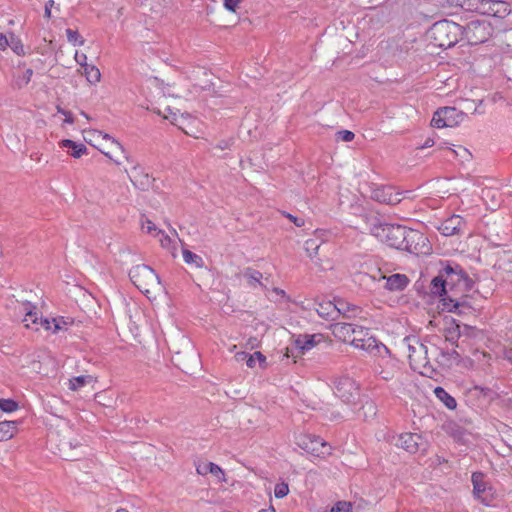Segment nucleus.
<instances>
[{
	"instance_id": "f257e3e1",
	"label": "nucleus",
	"mask_w": 512,
	"mask_h": 512,
	"mask_svg": "<svg viewBox=\"0 0 512 512\" xmlns=\"http://www.w3.org/2000/svg\"><path fill=\"white\" fill-rule=\"evenodd\" d=\"M369 232L388 246L418 254L419 246L424 243V235L414 229L399 224L384 223L377 216H365Z\"/></svg>"
},
{
	"instance_id": "f03ea898",
	"label": "nucleus",
	"mask_w": 512,
	"mask_h": 512,
	"mask_svg": "<svg viewBox=\"0 0 512 512\" xmlns=\"http://www.w3.org/2000/svg\"><path fill=\"white\" fill-rule=\"evenodd\" d=\"M430 42L439 48L447 49L458 43L463 35V26L449 20L435 22L427 32Z\"/></svg>"
},
{
	"instance_id": "7ed1b4c3",
	"label": "nucleus",
	"mask_w": 512,
	"mask_h": 512,
	"mask_svg": "<svg viewBox=\"0 0 512 512\" xmlns=\"http://www.w3.org/2000/svg\"><path fill=\"white\" fill-rule=\"evenodd\" d=\"M440 271L450 295L462 297V300H465L464 293L472 289L473 281L464 269L457 263L446 261L442 263Z\"/></svg>"
},
{
	"instance_id": "20e7f679",
	"label": "nucleus",
	"mask_w": 512,
	"mask_h": 512,
	"mask_svg": "<svg viewBox=\"0 0 512 512\" xmlns=\"http://www.w3.org/2000/svg\"><path fill=\"white\" fill-rule=\"evenodd\" d=\"M431 293L442 296L443 309L449 312L461 315L471 308L465 300H462V297L450 295L440 270L439 274L431 281Z\"/></svg>"
},
{
	"instance_id": "39448f33",
	"label": "nucleus",
	"mask_w": 512,
	"mask_h": 512,
	"mask_svg": "<svg viewBox=\"0 0 512 512\" xmlns=\"http://www.w3.org/2000/svg\"><path fill=\"white\" fill-rule=\"evenodd\" d=\"M350 344L355 348L362 349L374 355H382L383 352L388 353L387 347L375 337L370 334V330L358 326L355 329L354 335Z\"/></svg>"
},
{
	"instance_id": "423d86ee",
	"label": "nucleus",
	"mask_w": 512,
	"mask_h": 512,
	"mask_svg": "<svg viewBox=\"0 0 512 512\" xmlns=\"http://www.w3.org/2000/svg\"><path fill=\"white\" fill-rule=\"evenodd\" d=\"M129 277L133 284L143 293H149L150 289L160 283L159 276L147 265H137L130 269Z\"/></svg>"
},
{
	"instance_id": "0eeeda50",
	"label": "nucleus",
	"mask_w": 512,
	"mask_h": 512,
	"mask_svg": "<svg viewBox=\"0 0 512 512\" xmlns=\"http://www.w3.org/2000/svg\"><path fill=\"white\" fill-rule=\"evenodd\" d=\"M493 34V27L487 21L475 20L463 27V35L470 45L486 42Z\"/></svg>"
},
{
	"instance_id": "6e6552de",
	"label": "nucleus",
	"mask_w": 512,
	"mask_h": 512,
	"mask_svg": "<svg viewBox=\"0 0 512 512\" xmlns=\"http://www.w3.org/2000/svg\"><path fill=\"white\" fill-rule=\"evenodd\" d=\"M296 444L299 448L312 456L325 457L331 454L330 444L316 435L300 434L296 437Z\"/></svg>"
},
{
	"instance_id": "1a4fd4ad",
	"label": "nucleus",
	"mask_w": 512,
	"mask_h": 512,
	"mask_svg": "<svg viewBox=\"0 0 512 512\" xmlns=\"http://www.w3.org/2000/svg\"><path fill=\"white\" fill-rule=\"evenodd\" d=\"M474 497L485 506L493 505L496 499V490L490 482L485 479L481 472H474L471 476Z\"/></svg>"
},
{
	"instance_id": "9d476101",
	"label": "nucleus",
	"mask_w": 512,
	"mask_h": 512,
	"mask_svg": "<svg viewBox=\"0 0 512 512\" xmlns=\"http://www.w3.org/2000/svg\"><path fill=\"white\" fill-rule=\"evenodd\" d=\"M469 2L477 12L487 16L505 18L511 12L509 4L501 0H469Z\"/></svg>"
},
{
	"instance_id": "9b49d317",
	"label": "nucleus",
	"mask_w": 512,
	"mask_h": 512,
	"mask_svg": "<svg viewBox=\"0 0 512 512\" xmlns=\"http://www.w3.org/2000/svg\"><path fill=\"white\" fill-rule=\"evenodd\" d=\"M465 114L455 107H441L433 115L431 125L436 128L455 127L459 125Z\"/></svg>"
},
{
	"instance_id": "f8f14e48",
	"label": "nucleus",
	"mask_w": 512,
	"mask_h": 512,
	"mask_svg": "<svg viewBox=\"0 0 512 512\" xmlns=\"http://www.w3.org/2000/svg\"><path fill=\"white\" fill-rule=\"evenodd\" d=\"M334 394L346 404H355L359 390L350 377H341L334 382Z\"/></svg>"
},
{
	"instance_id": "ddd939ff",
	"label": "nucleus",
	"mask_w": 512,
	"mask_h": 512,
	"mask_svg": "<svg viewBox=\"0 0 512 512\" xmlns=\"http://www.w3.org/2000/svg\"><path fill=\"white\" fill-rule=\"evenodd\" d=\"M396 446L403 448L409 453L425 452L428 442L417 433H403L399 435Z\"/></svg>"
},
{
	"instance_id": "4468645a",
	"label": "nucleus",
	"mask_w": 512,
	"mask_h": 512,
	"mask_svg": "<svg viewBox=\"0 0 512 512\" xmlns=\"http://www.w3.org/2000/svg\"><path fill=\"white\" fill-rule=\"evenodd\" d=\"M408 343L409 360L411 366L420 365L422 362H427V346L420 343L416 338H405Z\"/></svg>"
},
{
	"instance_id": "2eb2a0df",
	"label": "nucleus",
	"mask_w": 512,
	"mask_h": 512,
	"mask_svg": "<svg viewBox=\"0 0 512 512\" xmlns=\"http://www.w3.org/2000/svg\"><path fill=\"white\" fill-rule=\"evenodd\" d=\"M465 227L466 221L463 217L460 215H452L441 223V225L438 227V230L444 236H453L463 234Z\"/></svg>"
},
{
	"instance_id": "dca6fc26",
	"label": "nucleus",
	"mask_w": 512,
	"mask_h": 512,
	"mask_svg": "<svg viewBox=\"0 0 512 512\" xmlns=\"http://www.w3.org/2000/svg\"><path fill=\"white\" fill-rule=\"evenodd\" d=\"M400 195L399 192H394L391 186H381L373 189L371 197L380 203L395 205L401 201Z\"/></svg>"
},
{
	"instance_id": "f3484780",
	"label": "nucleus",
	"mask_w": 512,
	"mask_h": 512,
	"mask_svg": "<svg viewBox=\"0 0 512 512\" xmlns=\"http://www.w3.org/2000/svg\"><path fill=\"white\" fill-rule=\"evenodd\" d=\"M84 447L78 439L63 441L60 445V452L64 459L74 461L84 455Z\"/></svg>"
},
{
	"instance_id": "a211bd4d",
	"label": "nucleus",
	"mask_w": 512,
	"mask_h": 512,
	"mask_svg": "<svg viewBox=\"0 0 512 512\" xmlns=\"http://www.w3.org/2000/svg\"><path fill=\"white\" fill-rule=\"evenodd\" d=\"M382 280L385 281L384 288L389 291H401L404 290L409 284V279L404 274H393L389 277L381 276Z\"/></svg>"
},
{
	"instance_id": "6ab92c4d",
	"label": "nucleus",
	"mask_w": 512,
	"mask_h": 512,
	"mask_svg": "<svg viewBox=\"0 0 512 512\" xmlns=\"http://www.w3.org/2000/svg\"><path fill=\"white\" fill-rule=\"evenodd\" d=\"M317 314L325 320H336L338 317V305L332 301L315 303Z\"/></svg>"
},
{
	"instance_id": "aec40b11",
	"label": "nucleus",
	"mask_w": 512,
	"mask_h": 512,
	"mask_svg": "<svg viewBox=\"0 0 512 512\" xmlns=\"http://www.w3.org/2000/svg\"><path fill=\"white\" fill-rule=\"evenodd\" d=\"M357 325L352 323H335L332 328L333 335L343 342L350 343Z\"/></svg>"
},
{
	"instance_id": "412c9836",
	"label": "nucleus",
	"mask_w": 512,
	"mask_h": 512,
	"mask_svg": "<svg viewBox=\"0 0 512 512\" xmlns=\"http://www.w3.org/2000/svg\"><path fill=\"white\" fill-rule=\"evenodd\" d=\"M196 471L199 475H207L208 473L214 475L220 480L224 479V471L220 466L213 462H199L196 464Z\"/></svg>"
},
{
	"instance_id": "4be33fe9",
	"label": "nucleus",
	"mask_w": 512,
	"mask_h": 512,
	"mask_svg": "<svg viewBox=\"0 0 512 512\" xmlns=\"http://www.w3.org/2000/svg\"><path fill=\"white\" fill-rule=\"evenodd\" d=\"M22 311L25 312V316L23 318L25 327L30 328L31 324H38L39 319L36 313V306L32 305L30 302L23 303Z\"/></svg>"
},
{
	"instance_id": "5701e85b",
	"label": "nucleus",
	"mask_w": 512,
	"mask_h": 512,
	"mask_svg": "<svg viewBox=\"0 0 512 512\" xmlns=\"http://www.w3.org/2000/svg\"><path fill=\"white\" fill-rule=\"evenodd\" d=\"M244 277L247 279V282L251 287L260 286L264 290L267 289V286L261 282V279L263 278V274L260 271L255 270L250 267L246 268L244 271Z\"/></svg>"
},
{
	"instance_id": "b1692460",
	"label": "nucleus",
	"mask_w": 512,
	"mask_h": 512,
	"mask_svg": "<svg viewBox=\"0 0 512 512\" xmlns=\"http://www.w3.org/2000/svg\"><path fill=\"white\" fill-rule=\"evenodd\" d=\"M60 146L64 147V148H71L72 151L70 154L74 158H80L82 155L87 153V147L84 144H82V143L77 144L76 142H74L70 139L62 140L60 142Z\"/></svg>"
},
{
	"instance_id": "393cba45",
	"label": "nucleus",
	"mask_w": 512,
	"mask_h": 512,
	"mask_svg": "<svg viewBox=\"0 0 512 512\" xmlns=\"http://www.w3.org/2000/svg\"><path fill=\"white\" fill-rule=\"evenodd\" d=\"M320 336L321 335H299L295 344L303 352L308 351L317 344L316 337Z\"/></svg>"
},
{
	"instance_id": "a878e982",
	"label": "nucleus",
	"mask_w": 512,
	"mask_h": 512,
	"mask_svg": "<svg viewBox=\"0 0 512 512\" xmlns=\"http://www.w3.org/2000/svg\"><path fill=\"white\" fill-rule=\"evenodd\" d=\"M132 173L133 174L130 176V180L134 183V185H139L141 189H146L149 186L150 179L148 174L142 173L139 167H133Z\"/></svg>"
},
{
	"instance_id": "bb28decb",
	"label": "nucleus",
	"mask_w": 512,
	"mask_h": 512,
	"mask_svg": "<svg viewBox=\"0 0 512 512\" xmlns=\"http://www.w3.org/2000/svg\"><path fill=\"white\" fill-rule=\"evenodd\" d=\"M436 397L443 402L448 409H455L457 406L455 398H453L444 388L436 387L434 389Z\"/></svg>"
},
{
	"instance_id": "cd10ccee",
	"label": "nucleus",
	"mask_w": 512,
	"mask_h": 512,
	"mask_svg": "<svg viewBox=\"0 0 512 512\" xmlns=\"http://www.w3.org/2000/svg\"><path fill=\"white\" fill-rule=\"evenodd\" d=\"M17 429V422L2 421L0 422V442L13 437Z\"/></svg>"
},
{
	"instance_id": "c85d7f7f",
	"label": "nucleus",
	"mask_w": 512,
	"mask_h": 512,
	"mask_svg": "<svg viewBox=\"0 0 512 512\" xmlns=\"http://www.w3.org/2000/svg\"><path fill=\"white\" fill-rule=\"evenodd\" d=\"M337 305H338V316L340 314H342L346 318H353V317H356L361 312L360 307H358L354 304L338 302Z\"/></svg>"
},
{
	"instance_id": "c756f323",
	"label": "nucleus",
	"mask_w": 512,
	"mask_h": 512,
	"mask_svg": "<svg viewBox=\"0 0 512 512\" xmlns=\"http://www.w3.org/2000/svg\"><path fill=\"white\" fill-rule=\"evenodd\" d=\"M182 254L185 263L195 265L197 268H202L204 266L203 258L200 255L193 253L188 249H184Z\"/></svg>"
},
{
	"instance_id": "7c9ffc66",
	"label": "nucleus",
	"mask_w": 512,
	"mask_h": 512,
	"mask_svg": "<svg viewBox=\"0 0 512 512\" xmlns=\"http://www.w3.org/2000/svg\"><path fill=\"white\" fill-rule=\"evenodd\" d=\"M93 381V377L91 375H81L74 377L69 380V388L73 391H76L86 384H89Z\"/></svg>"
},
{
	"instance_id": "2f4dec72",
	"label": "nucleus",
	"mask_w": 512,
	"mask_h": 512,
	"mask_svg": "<svg viewBox=\"0 0 512 512\" xmlns=\"http://www.w3.org/2000/svg\"><path fill=\"white\" fill-rule=\"evenodd\" d=\"M39 324L45 329V330H51L52 332L56 333L59 330L62 329L61 323L65 324V322L60 319L53 318L52 320H49L47 318H40Z\"/></svg>"
},
{
	"instance_id": "473e14b6",
	"label": "nucleus",
	"mask_w": 512,
	"mask_h": 512,
	"mask_svg": "<svg viewBox=\"0 0 512 512\" xmlns=\"http://www.w3.org/2000/svg\"><path fill=\"white\" fill-rule=\"evenodd\" d=\"M83 69V74L85 75L88 82L95 84L100 81L101 73L96 66L88 64L83 67Z\"/></svg>"
},
{
	"instance_id": "72a5a7b5",
	"label": "nucleus",
	"mask_w": 512,
	"mask_h": 512,
	"mask_svg": "<svg viewBox=\"0 0 512 512\" xmlns=\"http://www.w3.org/2000/svg\"><path fill=\"white\" fill-rule=\"evenodd\" d=\"M463 335V331L461 330V326L459 324H455L449 327L446 330L445 338L447 341L454 343Z\"/></svg>"
},
{
	"instance_id": "f704fd0d",
	"label": "nucleus",
	"mask_w": 512,
	"mask_h": 512,
	"mask_svg": "<svg viewBox=\"0 0 512 512\" xmlns=\"http://www.w3.org/2000/svg\"><path fill=\"white\" fill-rule=\"evenodd\" d=\"M438 354L446 361L447 365L452 364V360L455 362L460 361V354L456 350H444V349H437Z\"/></svg>"
},
{
	"instance_id": "c9c22d12",
	"label": "nucleus",
	"mask_w": 512,
	"mask_h": 512,
	"mask_svg": "<svg viewBox=\"0 0 512 512\" xmlns=\"http://www.w3.org/2000/svg\"><path fill=\"white\" fill-rule=\"evenodd\" d=\"M67 40L74 46H82L85 42L84 38L73 29H66Z\"/></svg>"
},
{
	"instance_id": "e433bc0d",
	"label": "nucleus",
	"mask_w": 512,
	"mask_h": 512,
	"mask_svg": "<svg viewBox=\"0 0 512 512\" xmlns=\"http://www.w3.org/2000/svg\"><path fill=\"white\" fill-rule=\"evenodd\" d=\"M319 247L320 245L315 239H308L304 244L305 251L311 259L318 254Z\"/></svg>"
},
{
	"instance_id": "4c0bfd02",
	"label": "nucleus",
	"mask_w": 512,
	"mask_h": 512,
	"mask_svg": "<svg viewBox=\"0 0 512 512\" xmlns=\"http://www.w3.org/2000/svg\"><path fill=\"white\" fill-rule=\"evenodd\" d=\"M12 51L19 55V56H22L25 54V51H24V45L22 44L21 40L17 37H15L13 34L10 36V46H9Z\"/></svg>"
},
{
	"instance_id": "58836bf2",
	"label": "nucleus",
	"mask_w": 512,
	"mask_h": 512,
	"mask_svg": "<svg viewBox=\"0 0 512 512\" xmlns=\"http://www.w3.org/2000/svg\"><path fill=\"white\" fill-rule=\"evenodd\" d=\"M0 409L3 412L11 413L18 409V403L12 399H0Z\"/></svg>"
},
{
	"instance_id": "ea45409f",
	"label": "nucleus",
	"mask_w": 512,
	"mask_h": 512,
	"mask_svg": "<svg viewBox=\"0 0 512 512\" xmlns=\"http://www.w3.org/2000/svg\"><path fill=\"white\" fill-rule=\"evenodd\" d=\"M288 492H289L288 484H286L284 482L276 484L275 489H274V494H275L276 498L281 499V498L285 497L288 494Z\"/></svg>"
},
{
	"instance_id": "a19ab883",
	"label": "nucleus",
	"mask_w": 512,
	"mask_h": 512,
	"mask_svg": "<svg viewBox=\"0 0 512 512\" xmlns=\"http://www.w3.org/2000/svg\"><path fill=\"white\" fill-rule=\"evenodd\" d=\"M330 512H352V506L349 502H338Z\"/></svg>"
},
{
	"instance_id": "79ce46f5",
	"label": "nucleus",
	"mask_w": 512,
	"mask_h": 512,
	"mask_svg": "<svg viewBox=\"0 0 512 512\" xmlns=\"http://www.w3.org/2000/svg\"><path fill=\"white\" fill-rule=\"evenodd\" d=\"M284 217L289 219L296 227H302L305 224V220L303 218H299L297 216H294L286 211L280 212Z\"/></svg>"
},
{
	"instance_id": "37998d69",
	"label": "nucleus",
	"mask_w": 512,
	"mask_h": 512,
	"mask_svg": "<svg viewBox=\"0 0 512 512\" xmlns=\"http://www.w3.org/2000/svg\"><path fill=\"white\" fill-rule=\"evenodd\" d=\"M336 135L338 139H341L344 142H350L355 137L354 133L349 130H340L336 133Z\"/></svg>"
},
{
	"instance_id": "c03bdc74",
	"label": "nucleus",
	"mask_w": 512,
	"mask_h": 512,
	"mask_svg": "<svg viewBox=\"0 0 512 512\" xmlns=\"http://www.w3.org/2000/svg\"><path fill=\"white\" fill-rule=\"evenodd\" d=\"M241 2L242 0H224L223 6L230 12H236V9Z\"/></svg>"
},
{
	"instance_id": "a18cd8bd",
	"label": "nucleus",
	"mask_w": 512,
	"mask_h": 512,
	"mask_svg": "<svg viewBox=\"0 0 512 512\" xmlns=\"http://www.w3.org/2000/svg\"><path fill=\"white\" fill-rule=\"evenodd\" d=\"M157 236H161L160 243L163 248H168L172 242L171 238L164 231L158 230Z\"/></svg>"
},
{
	"instance_id": "49530a36",
	"label": "nucleus",
	"mask_w": 512,
	"mask_h": 512,
	"mask_svg": "<svg viewBox=\"0 0 512 512\" xmlns=\"http://www.w3.org/2000/svg\"><path fill=\"white\" fill-rule=\"evenodd\" d=\"M142 229L143 231L149 234H151L152 232H158V229L155 226V224L149 219H146V221L142 223Z\"/></svg>"
},
{
	"instance_id": "de8ad7c7",
	"label": "nucleus",
	"mask_w": 512,
	"mask_h": 512,
	"mask_svg": "<svg viewBox=\"0 0 512 512\" xmlns=\"http://www.w3.org/2000/svg\"><path fill=\"white\" fill-rule=\"evenodd\" d=\"M232 144H233V139H231V138L230 139H223V140H220L216 144L215 148L220 149V150H226V149H230Z\"/></svg>"
},
{
	"instance_id": "09e8293b",
	"label": "nucleus",
	"mask_w": 512,
	"mask_h": 512,
	"mask_svg": "<svg viewBox=\"0 0 512 512\" xmlns=\"http://www.w3.org/2000/svg\"><path fill=\"white\" fill-rule=\"evenodd\" d=\"M75 61L81 66V67H85L87 64V56L86 54L84 53H79L78 51H76L75 53Z\"/></svg>"
},
{
	"instance_id": "8fccbe9b",
	"label": "nucleus",
	"mask_w": 512,
	"mask_h": 512,
	"mask_svg": "<svg viewBox=\"0 0 512 512\" xmlns=\"http://www.w3.org/2000/svg\"><path fill=\"white\" fill-rule=\"evenodd\" d=\"M10 46V39L6 35L0 33V50L4 51Z\"/></svg>"
},
{
	"instance_id": "3c124183",
	"label": "nucleus",
	"mask_w": 512,
	"mask_h": 512,
	"mask_svg": "<svg viewBox=\"0 0 512 512\" xmlns=\"http://www.w3.org/2000/svg\"><path fill=\"white\" fill-rule=\"evenodd\" d=\"M32 75H33V70H32V69H30V68H29V69H27V70L24 72L23 77H22V79H21L22 84L27 85V84L30 82Z\"/></svg>"
},
{
	"instance_id": "603ef678",
	"label": "nucleus",
	"mask_w": 512,
	"mask_h": 512,
	"mask_svg": "<svg viewBox=\"0 0 512 512\" xmlns=\"http://www.w3.org/2000/svg\"><path fill=\"white\" fill-rule=\"evenodd\" d=\"M54 0H48L45 4V12H44V16L46 18H50L51 17V8L54 6Z\"/></svg>"
},
{
	"instance_id": "864d4df0",
	"label": "nucleus",
	"mask_w": 512,
	"mask_h": 512,
	"mask_svg": "<svg viewBox=\"0 0 512 512\" xmlns=\"http://www.w3.org/2000/svg\"><path fill=\"white\" fill-rule=\"evenodd\" d=\"M253 355L255 356V360L258 361L261 366L266 363V357L260 351L254 352Z\"/></svg>"
},
{
	"instance_id": "5fc2aeb1",
	"label": "nucleus",
	"mask_w": 512,
	"mask_h": 512,
	"mask_svg": "<svg viewBox=\"0 0 512 512\" xmlns=\"http://www.w3.org/2000/svg\"><path fill=\"white\" fill-rule=\"evenodd\" d=\"M247 355H248L247 352L242 351V352H237L234 357L237 362H245L246 363Z\"/></svg>"
},
{
	"instance_id": "6e6d98bb",
	"label": "nucleus",
	"mask_w": 512,
	"mask_h": 512,
	"mask_svg": "<svg viewBox=\"0 0 512 512\" xmlns=\"http://www.w3.org/2000/svg\"><path fill=\"white\" fill-rule=\"evenodd\" d=\"M246 365L249 367V368H254L255 365H256V360H255V356L253 354H249L247 355V359H246Z\"/></svg>"
},
{
	"instance_id": "4d7b16f0",
	"label": "nucleus",
	"mask_w": 512,
	"mask_h": 512,
	"mask_svg": "<svg viewBox=\"0 0 512 512\" xmlns=\"http://www.w3.org/2000/svg\"><path fill=\"white\" fill-rule=\"evenodd\" d=\"M435 144L434 140L432 138H428L425 140L423 145L421 146L422 149L432 147Z\"/></svg>"
},
{
	"instance_id": "13d9d810",
	"label": "nucleus",
	"mask_w": 512,
	"mask_h": 512,
	"mask_svg": "<svg viewBox=\"0 0 512 512\" xmlns=\"http://www.w3.org/2000/svg\"><path fill=\"white\" fill-rule=\"evenodd\" d=\"M65 123H68V124H72L74 123V117H73V114L71 112H68L66 115H65V120H64Z\"/></svg>"
},
{
	"instance_id": "bf43d9fd",
	"label": "nucleus",
	"mask_w": 512,
	"mask_h": 512,
	"mask_svg": "<svg viewBox=\"0 0 512 512\" xmlns=\"http://www.w3.org/2000/svg\"><path fill=\"white\" fill-rule=\"evenodd\" d=\"M461 330L463 331V335H470V332H473V328L468 325L461 326Z\"/></svg>"
},
{
	"instance_id": "052dcab7",
	"label": "nucleus",
	"mask_w": 512,
	"mask_h": 512,
	"mask_svg": "<svg viewBox=\"0 0 512 512\" xmlns=\"http://www.w3.org/2000/svg\"><path fill=\"white\" fill-rule=\"evenodd\" d=\"M104 138H105V139L112 140V142H113V143H114V144H115L119 149L123 150L122 145H121L118 141H116L115 139H113L112 137H110L108 134H105Z\"/></svg>"
},
{
	"instance_id": "680f3d73",
	"label": "nucleus",
	"mask_w": 512,
	"mask_h": 512,
	"mask_svg": "<svg viewBox=\"0 0 512 512\" xmlns=\"http://www.w3.org/2000/svg\"><path fill=\"white\" fill-rule=\"evenodd\" d=\"M273 292L276 293L277 295H280L281 297L286 296L285 291L280 288H273Z\"/></svg>"
},
{
	"instance_id": "e2e57ef3",
	"label": "nucleus",
	"mask_w": 512,
	"mask_h": 512,
	"mask_svg": "<svg viewBox=\"0 0 512 512\" xmlns=\"http://www.w3.org/2000/svg\"><path fill=\"white\" fill-rule=\"evenodd\" d=\"M56 109H57V112H58V113H61V114H63L64 116L69 112V111H67V110L63 109L61 106H57V107H56Z\"/></svg>"
},
{
	"instance_id": "0e129e2a",
	"label": "nucleus",
	"mask_w": 512,
	"mask_h": 512,
	"mask_svg": "<svg viewBox=\"0 0 512 512\" xmlns=\"http://www.w3.org/2000/svg\"><path fill=\"white\" fill-rule=\"evenodd\" d=\"M462 152H463V155H461L462 158H464L465 156H467V157L471 156L470 152L465 148H462Z\"/></svg>"
},
{
	"instance_id": "69168bd1",
	"label": "nucleus",
	"mask_w": 512,
	"mask_h": 512,
	"mask_svg": "<svg viewBox=\"0 0 512 512\" xmlns=\"http://www.w3.org/2000/svg\"><path fill=\"white\" fill-rule=\"evenodd\" d=\"M171 122H172L174 125H178V119H177L175 116L171 119Z\"/></svg>"
},
{
	"instance_id": "338daca9",
	"label": "nucleus",
	"mask_w": 512,
	"mask_h": 512,
	"mask_svg": "<svg viewBox=\"0 0 512 512\" xmlns=\"http://www.w3.org/2000/svg\"><path fill=\"white\" fill-rule=\"evenodd\" d=\"M116 512H128V510L125 508H119L116 510Z\"/></svg>"
},
{
	"instance_id": "774afa93",
	"label": "nucleus",
	"mask_w": 512,
	"mask_h": 512,
	"mask_svg": "<svg viewBox=\"0 0 512 512\" xmlns=\"http://www.w3.org/2000/svg\"><path fill=\"white\" fill-rule=\"evenodd\" d=\"M367 406H368L369 410H373L374 409L372 404H368Z\"/></svg>"
}]
</instances>
